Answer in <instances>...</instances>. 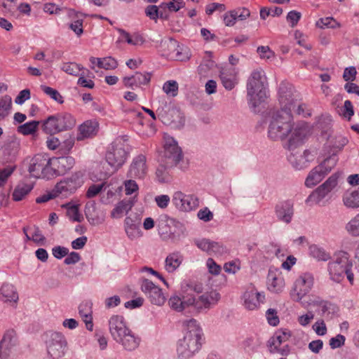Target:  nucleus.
Returning <instances> with one entry per match:
<instances>
[{"label":"nucleus","mask_w":359,"mask_h":359,"mask_svg":"<svg viewBox=\"0 0 359 359\" xmlns=\"http://www.w3.org/2000/svg\"><path fill=\"white\" fill-rule=\"evenodd\" d=\"M308 133L304 124L295 126L292 114L284 111L271 113L268 127V137L273 140L288 139L287 147L292 150L302 144Z\"/></svg>","instance_id":"1"},{"label":"nucleus","mask_w":359,"mask_h":359,"mask_svg":"<svg viewBox=\"0 0 359 359\" xmlns=\"http://www.w3.org/2000/svg\"><path fill=\"white\" fill-rule=\"evenodd\" d=\"M220 299V294L215 290L204 292L200 296L187 294L182 297L174 295L168 301L170 306L178 311H182L187 308H191L198 313L206 311L216 305Z\"/></svg>","instance_id":"2"},{"label":"nucleus","mask_w":359,"mask_h":359,"mask_svg":"<svg viewBox=\"0 0 359 359\" xmlns=\"http://www.w3.org/2000/svg\"><path fill=\"white\" fill-rule=\"evenodd\" d=\"M187 332L177 346V355L179 359H189L194 357L201 348V330L195 319L184 323Z\"/></svg>","instance_id":"3"},{"label":"nucleus","mask_w":359,"mask_h":359,"mask_svg":"<svg viewBox=\"0 0 359 359\" xmlns=\"http://www.w3.org/2000/svg\"><path fill=\"white\" fill-rule=\"evenodd\" d=\"M265 78L262 71H253L247 83V96L250 109L257 112V108L267 97L264 85Z\"/></svg>","instance_id":"4"},{"label":"nucleus","mask_w":359,"mask_h":359,"mask_svg":"<svg viewBox=\"0 0 359 359\" xmlns=\"http://www.w3.org/2000/svg\"><path fill=\"white\" fill-rule=\"evenodd\" d=\"M76 126V119L69 113L62 112L48 116L43 121L42 129L46 134L53 135L72 130Z\"/></svg>","instance_id":"5"},{"label":"nucleus","mask_w":359,"mask_h":359,"mask_svg":"<svg viewBox=\"0 0 359 359\" xmlns=\"http://www.w3.org/2000/svg\"><path fill=\"white\" fill-rule=\"evenodd\" d=\"M299 98V94L292 84L287 82L280 83L278 88V102L280 108L277 111L292 113V109L296 107Z\"/></svg>","instance_id":"6"},{"label":"nucleus","mask_w":359,"mask_h":359,"mask_svg":"<svg viewBox=\"0 0 359 359\" xmlns=\"http://www.w3.org/2000/svg\"><path fill=\"white\" fill-rule=\"evenodd\" d=\"M337 157L335 154L326 158L320 165L313 168L309 173L305 185L313 187L318 184L336 165Z\"/></svg>","instance_id":"7"},{"label":"nucleus","mask_w":359,"mask_h":359,"mask_svg":"<svg viewBox=\"0 0 359 359\" xmlns=\"http://www.w3.org/2000/svg\"><path fill=\"white\" fill-rule=\"evenodd\" d=\"M128 151L126 144L121 140H116L112 142L105 156L106 161L111 166V173L116 172L126 162Z\"/></svg>","instance_id":"8"},{"label":"nucleus","mask_w":359,"mask_h":359,"mask_svg":"<svg viewBox=\"0 0 359 359\" xmlns=\"http://www.w3.org/2000/svg\"><path fill=\"white\" fill-rule=\"evenodd\" d=\"M352 263L348 259V254L340 252L335 255L334 259L328 264V271L330 278L337 283H340L344 278L347 270L351 269Z\"/></svg>","instance_id":"9"},{"label":"nucleus","mask_w":359,"mask_h":359,"mask_svg":"<svg viewBox=\"0 0 359 359\" xmlns=\"http://www.w3.org/2000/svg\"><path fill=\"white\" fill-rule=\"evenodd\" d=\"M158 118L165 125L171 126L175 128H182L185 123V118L183 113L175 107H169L167 103L164 106L160 107L156 109Z\"/></svg>","instance_id":"10"},{"label":"nucleus","mask_w":359,"mask_h":359,"mask_svg":"<svg viewBox=\"0 0 359 359\" xmlns=\"http://www.w3.org/2000/svg\"><path fill=\"white\" fill-rule=\"evenodd\" d=\"M83 175L80 172L72 174L69 177H66L57 182L55 186V191L58 196L67 197L74 194L79 187H80L83 182L82 180Z\"/></svg>","instance_id":"11"},{"label":"nucleus","mask_w":359,"mask_h":359,"mask_svg":"<svg viewBox=\"0 0 359 359\" xmlns=\"http://www.w3.org/2000/svg\"><path fill=\"white\" fill-rule=\"evenodd\" d=\"M67 342L63 334L60 332H52L46 340V348L48 355L53 359H59L65 354Z\"/></svg>","instance_id":"12"},{"label":"nucleus","mask_w":359,"mask_h":359,"mask_svg":"<svg viewBox=\"0 0 359 359\" xmlns=\"http://www.w3.org/2000/svg\"><path fill=\"white\" fill-rule=\"evenodd\" d=\"M183 154L177 142L170 138L166 141L163 154L161 156L159 162L165 163L168 167L176 165L182 158Z\"/></svg>","instance_id":"13"},{"label":"nucleus","mask_w":359,"mask_h":359,"mask_svg":"<svg viewBox=\"0 0 359 359\" xmlns=\"http://www.w3.org/2000/svg\"><path fill=\"white\" fill-rule=\"evenodd\" d=\"M313 285V276L309 273H304L296 280L294 287L290 293L291 297L294 301L300 302L309 292Z\"/></svg>","instance_id":"14"},{"label":"nucleus","mask_w":359,"mask_h":359,"mask_svg":"<svg viewBox=\"0 0 359 359\" xmlns=\"http://www.w3.org/2000/svg\"><path fill=\"white\" fill-rule=\"evenodd\" d=\"M142 292L149 299L151 304L161 306L165 302L162 290L149 279H144L141 283Z\"/></svg>","instance_id":"15"},{"label":"nucleus","mask_w":359,"mask_h":359,"mask_svg":"<svg viewBox=\"0 0 359 359\" xmlns=\"http://www.w3.org/2000/svg\"><path fill=\"white\" fill-rule=\"evenodd\" d=\"M18 344L16 331L13 329L7 330L0 341V358H8L11 351Z\"/></svg>","instance_id":"16"},{"label":"nucleus","mask_w":359,"mask_h":359,"mask_svg":"<svg viewBox=\"0 0 359 359\" xmlns=\"http://www.w3.org/2000/svg\"><path fill=\"white\" fill-rule=\"evenodd\" d=\"M147 158L143 154H139L133 159L127 175L130 178L143 179L147 175Z\"/></svg>","instance_id":"17"},{"label":"nucleus","mask_w":359,"mask_h":359,"mask_svg":"<svg viewBox=\"0 0 359 359\" xmlns=\"http://www.w3.org/2000/svg\"><path fill=\"white\" fill-rule=\"evenodd\" d=\"M49 163L51 164V158L38 154L31 159L28 171L32 177H42L43 172L47 173L48 168H46V165Z\"/></svg>","instance_id":"18"},{"label":"nucleus","mask_w":359,"mask_h":359,"mask_svg":"<svg viewBox=\"0 0 359 359\" xmlns=\"http://www.w3.org/2000/svg\"><path fill=\"white\" fill-rule=\"evenodd\" d=\"M172 203L177 208L182 211H189L198 205V200L191 195H185L177 191L172 196Z\"/></svg>","instance_id":"19"},{"label":"nucleus","mask_w":359,"mask_h":359,"mask_svg":"<svg viewBox=\"0 0 359 359\" xmlns=\"http://www.w3.org/2000/svg\"><path fill=\"white\" fill-rule=\"evenodd\" d=\"M109 328L113 339L116 341L130 329L127 327L122 316H112L109 320Z\"/></svg>","instance_id":"20"},{"label":"nucleus","mask_w":359,"mask_h":359,"mask_svg":"<svg viewBox=\"0 0 359 359\" xmlns=\"http://www.w3.org/2000/svg\"><path fill=\"white\" fill-rule=\"evenodd\" d=\"M140 224L141 219L137 215L128 216L125 219V231L130 240H134L141 236Z\"/></svg>","instance_id":"21"},{"label":"nucleus","mask_w":359,"mask_h":359,"mask_svg":"<svg viewBox=\"0 0 359 359\" xmlns=\"http://www.w3.org/2000/svg\"><path fill=\"white\" fill-rule=\"evenodd\" d=\"M288 160L294 168L300 170L307 168L313 158L309 151L304 150L302 154L292 153Z\"/></svg>","instance_id":"22"},{"label":"nucleus","mask_w":359,"mask_h":359,"mask_svg":"<svg viewBox=\"0 0 359 359\" xmlns=\"http://www.w3.org/2000/svg\"><path fill=\"white\" fill-rule=\"evenodd\" d=\"M74 163V158L69 156L51 158V164L55 165L54 168L56 170L57 174L60 175H62L71 170Z\"/></svg>","instance_id":"23"},{"label":"nucleus","mask_w":359,"mask_h":359,"mask_svg":"<svg viewBox=\"0 0 359 359\" xmlns=\"http://www.w3.org/2000/svg\"><path fill=\"white\" fill-rule=\"evenodd\" d=\"M243 298L245 307L249 310H254L259 307L260 304L264 302L265 296L262 293L252 290L245 292Z\"/></svg>","instance_id":"24"},{"label":"nucleus","mask_w":359,"mask_h":359,"mask_svg":"<svg viewBox=\"0 0 359 359\" xmlns=\"http://www.w3.org/2000/svg\"><path fill=\"white\" fill-rule=\"evenodd\" d=\"M294 213L293 203L290 201H284L276 207V214L279 220L290 223Z\"/></svg>","instance_id":"25"},{"label":"nucleus","mask_w":359,"mask_h":359,"mask_svg":"<svg viewBox=\"0 0 359 359\" xmlns=\"http://www.w3.org/2000/svg\"><path fill=\"white\" fill-rule=\"evenodd\" d=\"M116 341L121 344L126 351H133L139 346L140 339L129 330Z\"/></svg>","instance_id":"26"},{"label":"nucleus","mask_w":359,"mask_h":359,"mask_svg":"<svg viewBox=\"0 0 359 359\" xmlns=\"http://www.w3.org/2000/svg\"><path fill=\"white\" fill-rule=\"evenodd\" d=\"M135 203V197L124 198L117 203L112 210L111 216L113 218L120 217L123 212H128Z\"/></svg>","instance_id":"27"},{"label":"nucleus","mask_w":359,"mask_h":359,"mask_svg":"<svg viewBox=\"0 0 359 359\" xmlns=\"http://www.w3.org/2000/svg\"><path fill=\"white\" fill-rule=\"evenodd\" d=\"M97 124L91 121L84 122L79 126V134L76 139L82 140L83 138L90 137L96 134Z\"/></svg>","instance_id":"28"},{"label":"nucleus","mask_w":359,"mask_h":359,"mask_svg":"<svg viewBox=\"0 0 359 359\" xmlns=\"http://www.w3.org/2000/svg\"><path fill=\"white\" fill-rule=\"evenodd\" d=\"M182 256L178 253H171L165 259V269L169 273L174 272L182 264Z\"/></svg>","instance_id":"29"},{"label":"nucleus","mask_w":359,"mask_h":359,"mask_svg":"<svg viewBox=\"0 0 359 359\" xmlns=\"http://www.w3.org/2000/svg\"><path fill=\"white\" fill-rule=\"evenodd\" d=\"M157 228L158 233L163 240L172 238L171 228L166 215L161 216L157 221Z\"/></svg>","instance_id":"30"},{"label":"nucleus","mask_w":359,"mask_h":359,"mask_svg":"<svg viewBox=\"0 0 359 359\" xmlns=\"http://www.w3.org/2000/svg\"><path fill=\"white\" fill-rule=\"evenodd\" d=\"M0 294L6 298V301L16 303L18 300V294L12 284L4 283L0 289Z\"/></svg>","instance_id":"31"},{"label":"nucleus","mask_w":359,"mask_h":359,"mask_svg":"<svg viewBox=\"0 0 359 359\" xmlns=\"http://www.w3.org/2000/svg\"><path fill=\"white\" fill-rule=\"evenodd\" d=\"M33 189V185L26 183H19L15 188L13 193V199L15 201H20L27 196Z\"/></svg>","instance_id":"32"},{"label":"nucleus","mask_w":359,"mask_h":359,"mask_svg":"<svg viewBox=\"0 0 359 359\" xmlns=\"http://www.w3.org/2000/svg\"><path fill=\"white\" fill-rule=\"evenodd\" d=\"M269 289L275 292H279L285 285L284 280L281 276H276L269 271L268 275Z\"/></svg>","instance_id":"33"},{"label":"nucleus","mask_w":359,"mask_h":359,"mask_svg":"<svg viewBox=\"0 0 359 359\" xmlns=\"http://www.w3.org/2000/svg\"><path fill=\"white\" fill-rule=\"evenodd\" d=\"M343 202L344 205L347 208H359V187L351 193L344 194L343 196Z\"/></svg>","instance_id":"34"},{"label":"nucleus","mask_w":359,"mask_h":359,"mask_svg":"<svg viewBox=\"0 0 359 359\" xmlns=\"http://www.w3.org/2000/svg\"><path fill=\"white\" fill-rule=\"evenodd\" d=\"M40 124L39 121H32L19 126L17 128L18 133L23 135H29L34 134L38 129Z\"/></svg>","instance_id":"35"},{"label":"nucleus","mask_w":359,"mask_h":359,"mask_svg":"<svg viewBox=\"0 0 359 359\" xmlns=\"http://www.w3.org/2000/svg\"><path fill=\"white\" fill-rule=\"evenodd\" d=\"M11 104L12 100L8 95H5L0 100V121L8 115Z\"/></svg>","instance_id":"36"},{"label":"nucleus","mask_w":359,"mask_h":359,"mask_svg":"<svg viewBox=\"0 0 359 359\" xmlns=\"http://www.w3.org/2000/svg\"><path fill=\"white\" fill-rule=\"evenodd\" d=\"M345 229L351 236L359 237V213L346 224Z\"/></svg>","instance_id":"37"},{"label":"nucleus","mask_w":359,"mask_h":359,"mask_svg":"<svg viewBox=\"0 0 359 359\" xmlns=\"http://www.w3.org/2000/svg\"><path fill=\"white\" fill-rule=\"evenodd\" d=\"M316 26L320 29L332 28L336 29L340 27V24L337 22L333 18L327 17L325 18H320L316 22Z\"/></svg>","instance_id":"38"},{"label":"nucleus","mask_w":359,"mask_h":359,"mask_svg":"<svg viewBox=\"0 0 359 359\" xmlns=\"http://www.w3.org/2000/svg\"><path fill=\"white\" fill-rule=\"evenodd\" d=\"M310 253L313 257L319 261H327L330 258V256L323 248L317 245H311L310 247Z\"/></svg>","instance_id":"39"},{"label":"nucleus","mask_w":359,"mask_h":359,"mask_svg":"<svg viewBox=\"0 0 359 359\" xmlns=\"http://www.w3.org/2000/svg\"><path fill=\"white\" fill-rule=\"evenodd\" d=\"M327 194L324 189L319 186L315 191H313L307 198L306 202H313L315 203H319L323 198L325 197Z\"/></svg>","instance_id":"40"},{"label":"nucleus","mask_w":359,"mask_h":359,"mask_svg":"<svg viewBox=\"0 0 359 359\" xmlns=\"http://www.w3.org/2000/svg\"><path fill=\"white\" fill-rule=\"evenodd\" d=\"M83 67L75 62H66L64 63L61 69L68 74L76 76Z\"/></svg>","instance_id":"41"},{"label":"nucleus","mask_w":359,"mask_h":359,"mask_svg":"<svg viewBox=\"0 0 359 359\" xmlns=\"http://www.w3.org/2000/svg\"><path fill=\"white\" fill-rule=\"evenodd\" d=\"M41 88L44 93L50 96L55 101L57 102L60 104H62L64 102L62 96L57 90L44 85L41 86Z\"/></svg>","instance_id":"42"},{"label":"nucleus","mask_w":359,"mask_h":359,"mask_svg":"<svg viewBox=\"0 0 359 359\" xmlns=\"http://www.w3.org/2000/svg\"><path fill=\"white\" fill-rule=\"evenodd\" d=\"M117 61L111 57H107L102 59H98V67L100 68H102L107 70L114 69L117 67Z\"/></svg>","instance_id":"43"},{"label":"nucleus","mask_w":359,"mask_h":359,"mask_svg":"<svg viewBox=\"0 0 359 359\" xmlns=\"http://www.w3.org/2000/svg\"><path fill=\"white\" fill-rule=\"evenodd\" d=\"M168 168L165 163L160 162V165L156 171V177L159 182H167L169 180L168 174L166 170Z\"/></svg>","instance_id":"44"},{"label":"nucleus","mask_w":359,"mask_h":359,"mask_svg":"<svg viewBox=\"0 0 359 359\" xmlns=\"http://www.w3.org/2000/svg\"><path fill=\"white\" fill-rule=\"evenodd\" d=\"M92 302L86 301L79 306V313L83 319L92 317Z\"/></svg>","instance_id":"45"},{"label":"nucleus","mask_w":359,"mask_h":359,"mask_svg":"<svg viewBox=\"0 0 359 359\" xmlns=\"http://www.w3.org/2000/svg\"><path fill=\"white\" fill-rule=\"evenodd\" d=\"M290 334L286 332H282L281 334H276L271 337L269 341V346H273L274 349H278L280 346L283 342L288 339Z\"/></svg>","instance_id":"46"},{"label":"nucleus","mask_w":359,"mask_h":359,"mask_svg":"<svg viewBox=\"0 0 359 359\" xmlns=\"http://www.w3.org/2000/svg\"><path fill=\"white\" fill-rule=\"evenodd\" d=\"M163 90L167 95L175 97L178 92V83L175 81H168L163 84Z\"/></svg>","instance_id":"47"},{"label":"nucleus","mask_w":359,"mask_h":359,"mask_svg":"<svg viewBox=\"0 0 359 359\" xmlns=\"http://www.w3.org/2000/svg\"><path fill=\"white\" fill-rule=\"evenodd\" d=\"M151 73L145 72L144 74L140 72H135L133 75V79L136 82V87L141 85L148 84L151 80Z\"/></svg>","instance_id":"48"},{"label":"nucleus","mask_w":359,"mask_h":359,"mask_svg":"<svg viewBox=\"0 0 359 359\" xmlns=\"http://www.w3.org/2000/svg\"><path fill=\"white\" fill-rule=\"evenodd\" d=\"M69 204H66L65 205H64L65 207L67 208V216L69 218L72 219L74 221L79 222H81V220L83 219V217L79 214L78 205H73L69 207Z\"/></svg>","instance_id":"49"},{"label":"nucleus","mask_w":359,"mask_h":359,"mask_svg":"<svg viewBox=\"0 0 359 359\" xmlns=\"http://www.w3.org/2000/svg\"><path fill=\"white\" fill-rule=\"evenodd\" d=\"M338 177L339 176L337 173L333 174L323 184H321L320 187L327 194H328L337 184Z\"/></svg>","instance_id":"50"},{"label":"nucleus","mask_w":359,"mask_h":359,"mask_svg":"<svg viewBox=\"0 0 359 359\" xmlns=\"http://www.w3.org/2000/svg\"><path fill=\"white\" fill-rule=\"evenodd\" d=\"M75 142V137L70 133L67 134L66 138L61 140L60 149L65 153L69 152L73 147Z\"/></svg>","instance_id":"51"},{"label":"nucleus","mask_w":359,"mask_h":359,"mask_svg":"<svg viewBox=\"0 0 359 359\" xmlns=\"http://www.w3.org/2000/svg\"><path fill=\"white\" fill-rule=\"evenodd\" d=\"M15 170V166H7L0 170V187H3L8 178L11 175Z\"/></svg>","instance_id":"52"},{"label":"nucleus","mask_w":359,"mask_h":359,"mask_svg":"<svg viewBox=\"0 0 359 359\" xmlns=\"http://www.w3.org/2000/svg\"><path fill=\"white\" fill-rule=\"evenodd\" d=\"M261 341L257 337H249L245 341V348L248 351L255 352L260 346Z\"/></svg>","instance_id":"53"},{"label":"nucleus","mask_w":359,"mask_h":359,"mask_svg":"<svg viewBox=\"0 0 359 359\" xmlns=\"http://www.w3.org/2000/svg\"><path fill=\"white\" fill-rule=\"evenodd\" d=\"M194 242L199 249L207 252L209 255H210L212 241L207 238H202L195 240Z\"/></svg>","instance_id":"54"},{"label":"nucleus","mask_w":359,"mask_h":359,"mask_svg":"<svg viewBox=\"0 0 359 359\" xmlns=\"http://www.w3.org/2000/svg\"><path fill=\"white\" fill-rule=\"evenodd\" d=\"M315 304L321 306L322 315H329L334 312L335 306L326 301L316 302Z\"/></svg>","instance_id":"55"},{"label":"nucleus","mask_w":359,"mask_h":359,"mask_svg":"<svg viewBox=\"0 0 359 359\" xmlns=\"http://www.w3.org/2000/svg\"><path fill=\"white\" fill-rule=\"evenodd\" d=\"M257 52L259 54L260 57L263 59H271L275 57L274 52L267 46H259Z\"/></svg>","instance_id":"56"},{"label":"nucleus","mask_w":359,"mask_h":359,"mask_svg":"<svg viewBox=\"0 0 359 359\" xmlns=\"http://www.w3.org/2000/svg\"><path fill=\"white\" fill-rule=\"evenodd\" d=\"M346 338L342 334H337L334 337H332L329 341V344L332 349L340 348L344 345Z\"/></svg>","instance_id":"57"},{"label":"nucleus","mask_w":359,"mask_h":359,"mask_svg":"<svg viewBox=\"0 0 359 359\" xmlns=\"http://www.w3.org/2000/svg\"><path fill=\"white\" fill-rule=\"evenodd\" d=\"M302 17L301 13L296 11H290L286 17L287 21L290 23L292 27H295Z\"/></svg>","instance_id":"58"},{"label":"nucleus","mask_w":359,"mask_h":359,"mask_svg":"<svg viewBox=\"0 0 359 359\" xmlns=\"http://www.w3.org/2000/svg\"><path fill=\"white\" fill-rule=\"evenodd\" d=\"M96 207L94 202L88 203L85 207V215L88 220L93 224H94L93 215L95 212Z\"/></svg>","instance_id":"59"},{"label":"nucleus","mask_w":359,"mask_h":359,"mask_svg":"<svg viewBox=\"0 0 359 359\" xmlns=\"http://www.w3.org/2000/svg\"><path fill=\"white\" fill-rule=\"evenodd\" d=\"M158 10L159 8L155 5H149L145 8V14L151 20L157 21L158 18Z\"/></svg>","instance_id":"60"},{"label":"nucleus","mask_w":359,"mask_h":359,"mask_svg":"<svg viewBox=\"0 0 359 359\" xmlns=\"http://www.w3.org/2000/svg\"><path fill=\"white\" fill-rule=\"evenodd\" d=\"M266 314L268 322L271 325L276 326L279 323V318L277 316V312L275 309H269L266 311Z\"/></svg>","instance_id":"61"},{"label":"nucleus","mask_w":359,"mask_h":359,"mask_svg":"<svg viewBox=\"0 0 359 359\" xmlns=\"http://www.w3.org/2000/svg\"><path fill=\"white\" fill-rule=\"evenodd\" d=\"M69 250L65 247L55 246L52 249L53 255L58 259L63 258L68 255Z\"/></svg>","instance_id":"62"},{"label":"nucleus","mask_w":359,"mask_h":359,"mask_svg":"<svg viewBox=\"0 0 359 359\" xmlns=\"http://www.w3.org/2000/svg\"><path fill=\"white\" fill-rule=\"evenodd\" d=\"M69 27L78 36H80L83 32V20H76L69 24Z\"/></svg>","instance_id":"63"},{"label":"nucleus","mask_w":359,"mask_h":359,"mask_svg":"<svg viewBox=\"0 0 359 359\" xmlns=\"http://www.w3.org/2000/svg\"><path fill=\"white\" fill-rule=\"evenodd\" d=\"M356 69L354 67H346L343 74V79L346 81H353L356 78Z\"/></svg>","instance_id":"64"}]
</instances>
